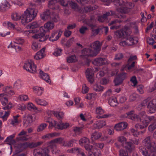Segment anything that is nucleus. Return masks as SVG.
<instances>
[{"mask_svg":"<svg viewBox=\"0 0 156 156\" xmlns=\"http://www.w3.org/2000/svg\"><path fill=\"white\" fill-rule=\"evenodd\" d=\"M89 27L91 28L92 30V31L93 33V35H96L98 34L99 32L100 31V30H101V28H98L96 29H94V28L95 27V25H93V24H89Z\"/></svg>","mask_w":156,"mask_h":156,"instance_id":"obj_37","label":"nucleus"},{"mask_svg":"<svg viewBox=\"0 0 156 156\" xmlns=\"http://www.w3.org/2000/svg\"><path fill=\"white\" fill-rule=\"evenodd\" d=\"M94 17L93 16H91L89 19L87 20L86 21L87 25L89 26V24H93L94 22Z\"/></svg>","mask_w":156,"mask_h":156,"instance_id":"obj_61","label":"nucleus"},{"mask_svg":"<svg viewBox=\"0 0 156 156\" xmlns=\"http://www.w3.org/2000/svg\"><path fill=\"white\" fill-rule=\"evenodd\" d=\"M62 51V50L61 49L57 48L53 53V55L56 56H59L61 55Z\"/></svg>","mask_w":156,"mask_h":156,"instance_id":"obj_51","label":"nucleus"},{"mask_svg":"<svg viewBox=\"0 0 156 156\" xmlns=\"http://www.w3.org/2000/svg\"><path fill=\"white\" fill-rule=\"evenodd\" d=\"M74 42V37L70 38L67 41L66 43L65 44V46L67 48H69L71 46Z\"/></svg>","mask_w":156,"mask_h":156,"instance_id":"obj_48","label":"nucleus"},{"mask_svg":"<svg viewBox=\"0 0 156 156\" xmlns=\"http://www.w3.org/2000/svg\"><path fill=\"white\" fill-rule=\"evenodd\" d=\"M20 100L21 101H25L28 99V96L25 95H20L19 96Z\"/></svg>","mask_w":156,"mask_h":156,"instance_id":"obj_59","label":"nucleus"},{"mask_svg":"<svg viewBox=\"0 0 156 156\" xmlns=\"http://www.w3.org/2000/svg\"><path fill=\"white\" fill-rule=\"evenodd\" d=\"M108 102L110 105L112 107L115 106L118 104L115 97L110 98L108 100Z\"/></svg>","mask_w":156,"mask_h":156,"instance_id":"obj_32","label":"nucleus"},{"mask_svg":"<svg viewBox=\"0 0 156 156\" xmlns=\"http://www.w3.org/2000/svg\"><path fill=\"white\" fill-rule=\"evenodd\" d=\"M62 33V31L61 30L54 31L52 33L51 36L49 38V40L52 41H57L60 37Z\"/></svg>","mask_w":156,"mask_h":156,"instance_id":"obj_12","label":"nucleus"},{"mask_svg":"<svg viewBox=\"0 0 156 156\" xmlns=\"http://www.w3.org/2000/svg\"><path fill=\"white\" fill-rule=\"evenodd\" d=\"M35 101L37 104L41 106H45L48 105V103L46 101L38 98H36Z\"/></svg>","mask_w":156,"mask_h":156,"instance_id":"obj_36","label":"nucleus"},{"mask_svg":"<svg viewBox=\"0 0 156 156\" xmlns=\"http://www.w3.org/2000/svg\"><path fill=\"white\" fill-rule=\"evenodd\" d=\"M150 98H148L147 99L143 100L139 105L141 107H144L147 105L149 101L150 100Z\"/></svg>","mask_w":156,"mask_h":156,"instance_id":"obj_49","label":"nucleus"},{"mask_svg":"<svg viewBox=\"0 0 156 156\" xmlns=\"http://www.w3.org/2000/svg\"><path fill=\"white\" fill-rule=\"evenodd\" d=\"M58 0H50L48 4V7L52 9H59V7L57 5Z\"/></svg>","mask_w":156,"mask_h":156,"instance_id":"obj_23","label":"nucleus"},{"mask_svg":"<svg viewBox=\"0 0 156 156\" xmlns=\"http://www.w3.org/2000/svg\"><path fill=\"white\" fill-rule=\"evenodd\" d=\"M58 1L61 5L64 7L67 6L69 4V1L65 0H58Z\"/></svg>","mask_w":156,"mask_h":156,"instance_id":"obj_55","label":"nucleus"},{"mask_svg":"<svg viewBox=\"0 0 156 156\" xmlns=\"http://www.w3.org/2000/svg\"><path fill=\"white\" fill-rule=\"evenodd\" d=\"M63 139L61 137H59L54 140H52L51 141V143H59L61 144L63 142Z\"/></svg>","mask_w":156,"mask_h":156,"instance_id":"obj_50","label":"nucleus"},{"mask_svg":"<svg viewBox=\"0 0 156 156\" xmlns=\"http://www.w3.org/2000/svg\"><path fill=\"white\" fill-rule=\"evenodd\" d=\"M27 108L30 111H35L37 110V108L32 103H29L27 105Z\"/></svg>","mask_w":156,"mask_h":156,"instance_id":"obj_47","label":"nucleus"},{"mask_svg":"<svg viewBox=\"0 0 156 156\" xmlns=\"http://www.w3.org/2000/svg\"><path fill=\"white\" fill-rule=\"evenodd\" d=\"M24 42V40L23 39L21 38H17L16 39L15 41L14 42L15 43L17 44H22Z\"/></svg>","mask_w":156,"mask_h":156,"instance_id":"obj_63","label":"nucleus"},{"mask_svg":"<svg viewBox=\"0 0 156 156\" xmlns=\"http://www.w3.org/2000/svg\"><path fill=\"white\" fill-rule=\"evenodd\" d=\"M86 75L88 81L90 83H92L94 81V69L92 68H87L86 71Z\"/></svg>","mask_w":156,"mask_h":156,"instance_id":"obj_13","label":"nucleus"},{"mask_svg":"<svg viewBox=\"0 0 156 156\" xmlns=\"http://www.w3.org/2000/svg\"><path fill=\"white\" fill-rule=\"evenodd\" d=\"M3 108L5 110H9V109L12 108V104L10 102H9V101H8V103Z\"/></svg>","mask_w":156,"mask_h":156,"instance_id":"obj_62","label":"nucleus"},{"mask_svg":"<svg viewBox=\"0 0 156 156\" xmlns=\"http://www.w3.org/2000/svg\"><path fill=\"white\" fill-rule=\"evenodd\" d=\"M96 112L97 114L100 115L103 114L104 113V111L101 107H99L97 108Z\"/></svg>","mask_w":156,"mask_h":156,"instance_id":"obj_58","label":"nucleus"},{"mask_svg":"<svg viewBox=\"0 0 156 156\" xmlns=\"http://www.w3.org/2000/svg\"><path fill=\"white\" fill-rule=\"evenodd\" d=\"M68 3V5H69L70 7L72 9L75 10L78 8V6L77 4L74 1H69Z\"/></svg>","mask_w":156,"mask_h":156,"instance_id":"obj_40","label":"nucleus"},{"mask_svg":"<svg viewBox=\"0 0 156 156\" xmlns=\"http://www.w3.org/2000/svg\"><path fill=\"white\" fill-rule=\"evenodd\" d=\"M143 120V122H145V123L147 124L148 126L151 122H156V118L154 116H145V118L144 117V119Z\"/></svg>","mask_w":156,"mask_h":156,"instance_id":"obj_27","label":"nucleus"},{"mask_svg":"<svg viewBox=\"0 0 156 156\" xmlns=\"http://www.w3.org/2000/svg\"><path fill=\"white\" fill-rule=\"evenodd\" d=\"M123 147H125L126 150L129 152H131L134 150V146L133 144L130 142H126L125 143L122 144Z\"/></svg>","mask_w":156,"mask_h":156,"instance_id":"obj_24","label":"nucleus"},{"mask_svg":"<svg viewBox=\"0 0 156 156\" xmlns=\"http://www.w3.org/2000/svg\"><path fill=\"white\" fill-rule=\"evenodd\" d=\"M24 120L23 122V125L27 127L30 125L32 122L33 121L32 116L30 115H28L27 116L24 117Z\"/></svg>","mask_w":156,"mask_h":156,"instance_id":"obj_19","label":"nucleus"},{"mask_svg":"<svg viewBox=\"0 0 156 156\" xmlns=\"http://www.w3.org/2000/svg\"><path fill=\"white\" fill-rule=\"evenodd\" d=\"M53 114L58 119L62 118L64 115V113L62 112H54Z\"/></svg>","mask_w":156,"mask_h":156,"instance_id":"obj_45","label":"nucleus"},{"mask_svg":"<svg viewBox=\"0 0 156 156\" xmlns=\"http://www.w3.org/2000/svg\"><path fill=\"white\" fill-rule=\"evenodd\" d=\"M102 135V134L101 133L95 132L92 133L91 135V138L93 140H95L100 138Z\"/></svg>","mask_w":156,"mask_h":156,"instance_id":"obj_35","label":"nucleus"},{"mask_svg":"<svg viewBox=\"0 0 156 156\" xmlns=\"http://www.w3.org/2000/svg\"><path fill=\"white\" fill-rule=\"evenodd\" d=\"M50 14L49 10L46 9L45 12L41 15V17L43 20H46L50 17Z\"/></svg>","mask_w":156,"mask_h":156,"instance_id":"obj_33","label":"nucleus"},{"mask_svg":"<svg viewBox=\"0 0 156 156\" xmlns=\"http://www.w3.org/2000/svg\"><path fill=\"white\" fill-rule=\"evenodd\" d=\"M55 129H66L68 127L69 125L68 123H64L62 122H59V123H57V124L55 125Z\"/></svg>","mask_w":156,"mask_h":156,"instance_id":"obj_25","label":"nucleus"},{"mask_svg":"<svg viewBox=\"0 0 156 156\" xmlns=\"http://www.w3.org/2000/svg\"><path fill=\"white\" fill-rule=\"evenodd\" d=\"M10 6L7 0H5L2 2V4L0 5V11L2 12H5L9 9Z\"/></svg>","mask_w":156,"mask_h":156,"instance_id":"obj_18","label":"nucleus"},{"mask_svg":"<svg viewBox=\"0 0 156 156\" xmlns=\"http://www.w3.org/2000/svg\"><path fill=\"white\" fill-rule=\"evenodd\" d=\"M51 147L52 148H53V149L52 151L53 154H57L59 153L60 150L56 147V145L55 144L51 145Z\"/></svg>","mask_w":156,"mask_h":156,"instance_id":"obj_43","label":"nucleus"},{"mask_svg":"<svg viewBox=\"0 0 156 156\" xmlns=\"http://www.w3.org/2000/svg\"><path fill=\"white\" fill-rule=\"evenodd\" d=\"M89 156H101V152L100 150L99 149H97L96 151L92 154H90Z\"/></svg>","mask_w":156,"mask_h":156,"instance_id":"obj_60","label":"nucleus"},{"mask_svg":"<svg viewBox=\"0 0 156 156\" xmlns=\"http://www.w3.org/2000/svg\"><path fill=\"white\" fill-rule=\"evenodd\" d=\"M125 7L123 8H117L116 11L118 12L122 13H128L130 9L134 6L133 3L126 1Z\"/></svg>","mask_w":156,"mask_h":156,"instance_id":"obj_8","label":"nucleus"},{"mask_svg":"<svg viewBox=\"0 0 156 156\" xmlns=\"http://www.w3.org/2000/svg\"><path fill=\"white\" fill-rule=\"evenodd\" d=\"M106 125L105 122L103 120H98L97 121L95 122L94 123V128L100 129Z\"/></svg>","mask_w":156,"mask_h":156,"instance_id":"obj_26","label":"nucleus"},{"mask_svg":"<svg viewBox=\"0 0 156 156\" xmlns=\"http://www.w3.org/2000/svg\"><path fill=\"white\" fill-rule=\"evenodd\" d=\"M130 31V29L127 26H125L121 30L117 31L115 33L117 38H124L127 33Z\"/></svg>","mask_w":156,"mask_h":156,"instance_id":"obj_9","label":"nucleus"},{"mask_svg":"<svg viewBox=\"0 0 156 156\" xmlns=\"http://www.w3.org/2000/svg\"><path fill=\"white\" fill-rule=\"evenodd\" d=\"M76 140L74 139H72L69 141L67 142H64L63 143V146L68 147H72L73 144L76 143Z\"/></svg>","mask_w":156,"mask_h":156,"instance_id":"obj_29","label":"nucleus"},{"mask_svg":"<svg viewBox=\"0 0 156 156\" xmlns=\"http://www.w3.org/2000/svg\"><path fill=\"white\" fill-rule=\"evenodd\" d=\"M40 27V24L37 22L36 21L33 22L29 24L28 25V27H29L30 29L32 30H29L28 31H25L24 32V33L27 34L26 33L28 32H29V33H37L38 30H37V29L39 28Z\"/></svg>","mask_w":156,"mask_h":156,"instance_id":"obj_10","label":"nucleus"},{"mask_svg":"<svg viewBox=\"0 0 156 156\" xmlns=\"http://www.w3.org/2000/svg\"><path fill=\"white\" fill-rule=\"evenodd\" d=\"M5 90V92L0 94V100L3 105H5L8 103V97H10L15 94L14 91L10 90L9 87H6Z\"/></svg>","mask_w":156,"mask_h":156,"instance_id":"obj_4","label":"nucleus"},{"mask_svg":"<svg viewBox=\"0 0 156 156\" xmlns=\"http://www.w3.org/2000/svg\"><path fill=\"white\" fill-rule=\"evenodd\" d=\"M27 132L24 131L23 129L22 130V131L19 133L18 135V136L16 138V140L18 141L19 140H27Z\"/></svg>","mask_w":156,"mask_h":156,"instance_id":"obj_17","label":"nucleus"},{"mask_svg":"<svg viewBox=\"0 0 156 156\" xmlns=\"http://www.w3.org/2000/svg\"><path fill=\"white\" fill-rule=\"evenodd\" d=\"M44 27L48 30L52 29L54 27V23L52 22L49 21L44 24Z\"/></svg>","mask_w":156,"mask_h":156,"instance_id":"obj_38","label":"nucleus"},{"mask_svg":"<svg viewBox=\"0 0 156 156\" xmlns=\"http://www.w3.org/2000/svg\"><path fill=\"white\" fill-rule=\"evenodd\" d=\"M82 130V127H74L73 128V131L75 133L77 134H80Z\"/></svg>","mask_w":156,"mask_h":156,"instance_id":"obj_56","label":"nucleus"},{"mask_svg":"<svg viewBox=\"0 0 156 156\" xmlns=\"http://www.w3.org/2000/svg\"><path fill=\"white\" fill-rule=\"evenodd\" d=\"M45 35L44 32H40L38 34H36L32 36V37L35 39L40 38L43 37Z\"/></svg>","mask_w":156,"mask_h":156,"instance_id":"obj_44","label":"nucleus"},{"mask_svg":"<svg viewBox=\"0 0 156 156\" xmlns=\"http://www.w3.org/2000/svg\"><path fill=\"white\" fill-rule=\"evenodd\" d=\"M147 108L149 113L155 112L156 111V99H153L148 102Z\"/></svg>","mask_w":156,"mask_h":156,"instance_id":"obj_11","label":"nucleus"},{"mask_svg":"<svg viewBox=\"0 0 156 156\" xmlns=\"http://www.w3.org/2000/svg\"><path fill=\"white\" fill-rule=\"evenodd\" d=\"M107 62V60L105 58H98L95 59L92 63L95 65L101 66L105 65Z\"/></svg>","mask_w":156,"mask_h":156,"instance_id":"obj_16","label":"nucleus"},{"mask_svg":"<svg viewBox=\"0 0 156 156\" xmlns=\"http://www.w3.org/2000/svg\"><path fill=\"white\" fill-rule=\"evenodd\" d=\"M151 136H147L143 141V143L147 150L144 147L139 149L140 151L144 156H156V145L154 143L151 142Z\"/></svg>","mask_w":156,"mask_h":156,"instance_id":"obj_2","label":"nucleus"},{"mask_svg":"<svg viewBox=\"0 0 156 156\" xmlns=\"http://www.w3.org/2000/svg\"><path fill=\"white\" fill-rule=\"evenodd\" d=\"M31 47L32 49L35 51L38 50L40 48L38 44L36 42H33Z\"/></svg>","mask_w":156,"mask_h":156,"instance_id":"obj_46","label":"nucleus"},{"mask_svg":"<svg viewBox=\"0 0 156 156\" xmlns=\"http://www.w3.org/2000/svg\"><path fill=\"white\" fill-rule=\"evenodd\" d=\"M117 76L123 81L126 77V73L124 72H122Z\"/></svg>","mask_w":156,"mask_h":156,"instance_id":"obj_64","label":"nucleus"},{"mask_svg":"<svg viewBox=\"0 0 156 156\" xmlns=\"http://www.w3.org/2000/svg\"><path fill=\"white\" fill-rule=\"evenodd\" d=\"M101 44L98 41H96L90 45L91 49H84L82 51L83 55L82 56V58H84L86 56H88L94 57L96 56L98 53L101 49Z\"/></svg>","mask_w":156,"mask_h":156,"instance_id":"obj_3","label":"nucleus"},{"mask_svg":"<svg viewBox=\"0 0 156 156\" xmlns=\"http://www.w3.org/2000/svg\"><path fill=\"white\" fill-rule=\"evenodd\" d=\"M49 150L46 148H38L35 149L33 151L34 156H50Z\"/></svg>","mask_w":156,"mask_h":156,"instance_id":"obj_7","label":"nucleus"},{"mask_svg":"<svg viewBox=\"0 0 156 156\" xmlns=\"http://www.w3.org/2000/svg\"><path fill=\"white\" fill-rule=\"evenodd\" d=\"M133 111H131L125 114L124 115V117L126 118H128L133 120H135L136 119L141 120L142 119V118H140L138 115L133 114Z\"/></svg>","mask_w":156,"mask_h":156,"instance_id":"obj_14","label":"nucleus"},{"mask_svg":"<svg viewBox=\"0 0 156 156\" xmlns=\"http://www.w3.org/2000/svg\"><path fill=\"white\" fill-rule=\"evenodd\" d=\"M148 130L150 131L151 132L156 129V122L153 123L148 127Z\"/></svg>","mask_w":156,"mask_h":156,"instance_id":"obj_54","label":"nucleus"},{"mask_svg":"<svg viewBox=\"0 0 156 156\" xmlns=\"http://www.w3.org/2000/svg\"><path fill=\"white\" fill-rule=\"evenodd\" d=\"M35 5L34 4H30V7L25 11L24 16H21L20 14L17 12L13 13L11 15L12 19L14 21H16L22 18L21 22L23 24L30 22L36 17L38 12L37 9L30 8L32 6L34 7Z\"/></svg>","mask_w":156,"mask_h":156,"instance_id":"obj_1","label":"nucleus"},{"mask_svg":"<svg viewBox=\"0 0 156 156\" xmlns=\"http://www.w3.org/2000/svg\"><path fill=\"white\" fill-rule=\"evenodd\" d=\"M119 152V156H128L127 151L123 149H120Z\"/></svg>","mask_w":156,"mask_h":156,"instance_id":"obj_57","label":"nucleus"},{"mask_svg":"<svg viewBox=\"0 0 156 156\" xmlns=\"http://www.w3.org/2000/svg\"><path fill=\"white\" fill-rule=\"evenodd\" d=\"M45 48L44 47L38 51L35 55L34 58L36 60H39L45 56L44 53Z\"/></svg>","mask_w":156,"mask_h":156,"instance_id":"obj_21","label":"nucleus"},{"mask_svg":"<svg viewBox=\"0 0 156 156\" xmlns=\"http://www.w3.org/2000/svg\"><path fill=\"white\" fill-rule=\"evenodd\" d=\"M114 82L115 86H117L122 84L123 81L117 76L114 80Z\"/></svg>","mask_w":156,"mask_h":156,"instance_id":"obj_42","label":"nucleus"},{"mask_svg":"<svg viewBox=\"0 0 156 156\" xmlns=\"http://www.w3.org/2000/svg\"><path fill=\"white\" fill-rule=\"evenodd\" d=\"M67 62L69 63L75 62L76 60V57L75 55H72L67 58Z\"/></svg>","mask_w":156,"mask_h":156,"instance_id":"obj_41","label":"nucleus"},{"mask_svg":"<svg viewBox=\"0 0 156 156\" xmlns=\"http://www.w3.org/2000/svg\"><path fill=\"white\" fill-rule=\"evenodd\" d=\"M115 12L112 10H110L108 12H107L106 13L103 15V16L104 18H106L108 16L115 15V17L117 18H119L120 17L117 15H115Z\"/></svg>","mask_w":156,"mask_h":156,"instance_id":"obj_31","label":"nucleus"},{"mask_svg":"<svg viewBox=\"0 0 156 156\" xmlns=\"http://www.w3.org/2000/svg\"><path fill=\"white\" fill-rule=\"evenodd\" d=\"M43 142L39 141L36 142H32L30 143L28 142H26L21 144V146L24 148L30 147L33 148L40 146Z\"/></svg>","mask_w":156,"mask_h":156,"instance_id":"obj_15","label":"nucleus"},{"mask_svg":"<svg viewBox=\"0 0 156 156\" xmlns=\"http://www.w3.org/2000/svg\"><path fill=\"white\" fill-rule=\"evenodd\" d=\"M70 152L72 153L77 154H80L83 152L82 149L77 147L72 148Z\"/></svg>","mask_w":156,"mask_h":156,"instance_id":"obj_39","label":"nucleus"},{"mask_svg":"<svg viewBox=\"0 0 156 156\" xmlns=\"http://www.w3.org/2000/svg\"><path fill=\"white\" fill-rule=\"evenodd\" d=\"M40 74L41 78L48 83H51L50 77L48 74L44 73L43 71L40 70Z\"/></svg>","mask_w":156,"mask_h":156,"instance_id":"obj_28","label":"nucleus"},{"mask_svg":"<svg viewBox=\"0 0 156 156\" xmlns=\"http://www.w3.org/2000/svg\"><path fill=\"white\" fill-rule=\"evenodd\" d=\"M47 125L46 123H42L38 126L37 131L40 132L44 129L47 126Z\"/></svg>","mask_w":156,"mask_h":156,"instance_id":"obj_52","label":"nucleus"},{"mask_svg":"<svg viewBox=\"0 0 156 156\" xmlns=\"http://www.w3.org/2000/svg\"><path fill=\"white\" fill-rule=\"evenodd\" d=\"M98 6L95 5L93 6L89 5L87 6L84 7L83 9V12L85 13H87L93 11L98 8Z\"/></svg>","mask_w":156,"mask_h":156,"instance_id":"obj_30","label":"nucleus"},{"mask_svg":"<svg viewBox=\"0 0 156 156\" xmlns=\"http://www.w3.org/2000/svg\"><path fill=\"white\" fill-rule=\"evenodd\" d=\"M23 67L26 70L32 73H35L37 71L36 66L31 60L26 62L24 64Z\"/></svg>","mask_w":156,"mask_h":156,"instance_id":"obj_6","label":"nucleus"},{"mask_svg":"<svg viewBox=\"0 0 156 156\" xmlns=\"http://www.w3.org/2000/svg\"><path fill=\"white\" fill-rule=\"evenodd\" d=\"M131 32V31L130 30L129 33H127L124 38L126 39V40L121 42L119 43L120 45L125 47L132 45L134 44L133 37L130 35Z\"/></svg>","mask_w":156,"mask_h":156,"instance_id":"obj_5","label":"nucleus"},{"mask_svg":"<svg viewBox=\"0 0 156 156\" xmlns=\"http://www.w3.org/2000/svg\"><path fill=\"white\" fill-rule=\"evenodd\" d=\"M94 88L96 91H101L103 90L104 88L101 85H96L94 86Z\"/></svg>","mask_w":156,"mask_h":156,"instance_id":"obj_53","label":"nucleus"},{"mask_svg":"<svg viewBox=\"0 0 156 156\" xmlns=\"http://www.w3.org/2000/svg\"><path fill=\"white\" fill-rule=\"evenodd\" d=\"M127 0H113V4L118 7L117 8H123L125 7Z\"/></svg>","mask_w":156,"mask_h":156,"instance_id":"obj_22","label":"nucleus"},{"mask_svg":"<svg viewBox=\"0 0 156 156\" xmlns=\"http://www.w3.org/2000/svg\"><path fill=\"white\" fill-rule=\"evenodd\" d=\"M79 144L82 146H84L90 144V141L88 138L84 137L81 139L79 141Z\"/></svg>","mask_w":156,"mask_h":156,"instance_id":"obj_34","label":"nucleus"},{"mask_svg":"<svg viewBox=\"0 0 156 156\" xmlns=\"http://www.w3.org/2000/svg\"><path fill=\"white\" fill-rule=\"evenodd\" d=\"M127 126L126 122H122L116 124L114 126V129L116 131H121L126 129Z\"/></svg>","mask_w":156,"mask_h":156,"instance_id":"obj_20","label":"nucleus"}]
</instances>
